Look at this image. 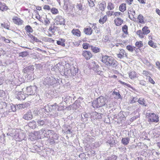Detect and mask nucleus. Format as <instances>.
<instances>
[{"label": "nucleus", "mask_w": 160, "mask_h": 160, "mask_svg": "<svg viewBox=\"0 0 160 160\" xmlns=\"http://www.w3.org/2000/svg\"><path fill=\"white\" fill-rule=\"evenodd\" d=\"M57 68L60 72H63L64 75L68 77H72L75 76L78 72V69L77 68H75L74 67H72L70 68H67L64 69V66L61 65L59 63H58L56 66Z\"/></svg>", "instance_id": "f257e3e1"}, {"label": "nucleus", "mask_w": 160, "mask_h": 160, "mask_svg": "<svg viewBox=\"0 0 160 160\" xmlns=\"http://www.w3.org/2000/svg\"><path fill=\"white\" fill-rule=\"evenodd\" d=\"M11 137L16 141H21L25 140V134L21 129H12L11 130Z\"/></svg>", "instance_id": "f03ea898"}, {"label": "nucleus", "mask_w": 160, "mask_h": 160, "mask_svg": "<svg viewBox=\"0 0 160 160\" xmlns=\"http://www.w3.org/2000/svg\"><path fill=\"white\" fill-rule=\"evenodd\" d=\"M102 61L108 68H116L118 66V62L111 56L107 55L102 56Z\"/></svg>", "instance_id": "7ed1b4c3"}, {"label": "nucleus", "mask_w": 160, "mask_h": 160, "mask_svg": "<svg viewBox=\"0 0 160 160\" xmlns=\"http://www.w3.org/2000/svg\"><path fill=\"white\" fill-rule=\"evenodd\" d=\"M108 102L107 99L105 97L101 96L92 102V106L94 108H98L105 106Z\"/></svg>", "instance_id": "20e7f679"}, {"label": "nucleus", "mask_w": 160, "mask_h": 160, "mask_svg": "<svg viewBox=\"0 0 160 160\" xmlns=\"http://www.w3.org/2000/svg\"><path fill=\"white\" fill-rule=\"evenodd\" d=\"M58 79L53 78L52 77H47L45 78L43 83L45 85H52L57 83Z\"/></svg>", "instance_id": "39448f33"}, {"label": "nucleus", "mask_w": 160, "mask_h": 160, "mask_svg": "<svg viewBox=\"0 0 160 160\" xmlns=\"http://www.w3.org/2000/svg\"><path fill=\"white\" fill-rule=\"evenodd\" d=\"M38 90L36 86L33 85L27 87V92L28 95H35Z\"/></svg>", "instance_id": "423d86ee"}, {"label": "nucleus", "mask_w": 160, "mask_h": 160, "mask_svg": "<svg viewBox=\"0 0 160 160\" xmlns=\"http://www.w3.org/2000/svg\"><path fill=\"white\" fill-rule=\"evenodd\" d=\"M147 116L148 117V118L149 122H157L159 121L158 116L155 113H149Z\"/></svg>", "instance_id": "0eeeda50"}, {"label": "nucleus", "mask_w": 160, "mask_h": 160, "mask_svg": "<svg viewBox=\"0 0 160 160\" xmlns=\"http://www.w3.org/2000/svg\"><path fill=\"white\" fill-rule=\"evenodd\" d=\"M38 125L39 126H46L50 123V121L47 118H41L37 121Z\"/></svg>", "instance_id": "6e6552de"}, {"label": "nucleus", "mask_w": 160, "mask_h": 160, "mask_svg": "<svg viewBox=\"0 0 160 160\" xmlns=\"http://www.w3.org/2000/svg\"><path fill=\"white\" fill-rule=\"evenodd\" d=\"M58 138V135L55 133L53 131V133L50 135L49 137V142L51 144H52L56 143L55 140H57Z\"/></svg>", "instance_id": "1a4fd4ad"}, {"label": "nucleus", "mask_w": 160, "mask_h": 160, "mask_svg": "<svg viewBox=\"0 0 160 160\" xmlns=\"http://www.w3.org/2000/svg\"><path fill=\"white\" fill-rule=\"evenodd\" d=\"M17 77V74L15 72H12L11 74V84L13 86H16L17 84L18 79Z\"/></svg>", "instance_id": "9d476101"}, {"label": "nucleus", "mask_w": 160, "mask_h": 160, "mask_svg": "<svg viewBox=\"0 0 160 160\" xmlns=\"http://www.w3.org/2000/svg\"><path fill=\"white\" fill-rule=\"evenodd\" d=\"M34 66L33 65H30L24 68L23 70V72L24 73L30 75L34 72Z\"/></svg>", "instance_id": "9b49d317"}, {"label": "nucleus", "mask_w": 160, "mask_h": 160, "mask_svg": "<svg viewBox=\"0 0 160 160\" xmlns=\"http://www.w3.org/2000/svg\"><path fill=\"white\" fill-rule=\"evenodd\" d=\"M81 120L84 122H88V119L91 120V114L89 113H83L81 114Z\"/></svg>", "instance_id": "f8f14e48"}, {"label": "nucleus", "mask_w": 160, "mask_h": 160, "mask_svg": "<svg viewBox=\"0 0 160 160\" xmlns=\"http://www.w3.org/2000/svg\"><path fill=\"white\" fill-rule=\"evenodd\" d=\"M102 114L101 113H98L96 112H93L91 114V121L92 119H97L101 118L102 115Z\"/></svg>", "instance_id": "ddd939ff"}, {"label": "nucleus", "mask_w": 160, "mask_h": 160, "mask_svg": "<svg viewBox=\"0 0 160 160\" xmlns=\"http://www.w3.org/2000/svg\"><path fill=\"white\" fill-rule=\"evenodd\" d=\"M117 57L120 59L124 57L128 58V53H126L125 50L121 49L120 50L119 53L117 54Z\"/></svg>", "instance_id": "4468645a"}, {"label": "nucleus", "mask_w": 160, "mask_h": 160, "mask_svg": "<svg viewBox=\"0 0 160 160\" xmlns=\"http://www.w3.org/2000/svg\"><path fill=\"white\" fill-rule=\"evenodd\" d=\"M56 22L57 24L64 25L65 21V19L62 16H58L56 17Z\"/></svg>", "instance_id": "2eb2a0df"}, {"label": "nucleus", "mask_w": 160, "mask_h": 160, "mask_svg": "<svg viewBox=\"0 0 160 160\" xmlns=\"http://www.w3.org/2000/svg\"><path fill=\"white\" fill-rule=\"evenodd\" d=\"M89 66L90 68L93 70L95 72H96V70H98L99 68V65L95 61L92 62L90 63Z\"/></svg>", "instance_id": "dca6fc26"}, {"label": "nucleus", "mask_w": 160, "mask_h": 160, "mask_svg": "<svg viewBox=\"0 0 160 160\" xmlns=\"http://www.w3.org/2000/svg\"><path fill=\"white\" fill-rule=\"evenodd\" d=\"M22 118L24 119L27 120H31L32 118V115L31 112L29 111L27 112L23 115Z\"/></svg>", "instance_id": "f3484780"}, {"label": "nucleus", "mask_w": 160, "mask_h": 160, "mask_svg": "<svg viewBox=\"0 0 160 160\" xmlns=\"http://www.w3.org/2000/svg\"><path fill=\"white\" fill-rule=\"evenodd\" d=\"M12 20L13 22L15 24L18 25H22L23 22V21L20 18H18L17 17H13Z\"/></svg>", "instance_id": "a211bd4d"}, {"label": "nucleus", "mask_w": 160, "mask_h": 160, "mask_svg": "<svg viewBox=\"0 0 160 160\" xmlns=\"http://www.w3.org/2000/svg\"><path fill=\"white\" fill-rule=\"evenodd\" d=\"M82 55L87 60L90 59L92 56L91 52L86 50L83 51Z\"/></svg>", "instance_id": "6ab92c4d"}, {"label": "nucleus", "mask_w": 160, "mask_h": 160, "mask_svg": "<svg viewBox=\"0 0 160 160\" xmlns=\"http://www.w3.org/2000/svg\"><path fill=\"white\" fill-rule=\"evenodd\" d=\"M59 30V28L56 26H55L54 25H51L49 27V30L51 32L52 34H54L56 31H58Z\"/></svg>", "instance_id": "aec40b11"}, {"label": "nucleus", "mask_w": 160, "mask_h": 160, "mask_svg": "<svg viewBox=\"0 0 160 160\" xmlns=\"http://www.w3.org/2000/svg\"><path fill=\"white\" fill-rule=\"evenodd\" d=\"M83 32L86 34L90 35L92 33V30L90 27H88L84 29Z\"/></svg>", "instance_id": "412c9836"}, {"label": "nucleus", "mask_w": 160, "mask_h": 160, "mask_svg": "<svg viewBox=\"0 0 160 160\" xmlns=\"http://www.w3.org/2000/svg\"><path fill=\"white\" fill-rule=\"evenodd\" d=\"M16 97L20 100H24L26 98V96L21 92H18Z\"/></svg>", "instance_id": "4be33fe9"}, {"label": "nucleus", "mask_w": 160, "mask_h": 160, "mask_svg": "<svg viewBox=\"0 0 160 160\" xmlns=\"http://www.w3.org/2000/svg\"><path fill=\"white\" fill-rule=\"evenodd\" d=\"M66 41V40L63 38H59V40L57 41V43L59 45H61L62 47H65V42Z\"/></svg>", "instance_id": "5701e85b"}, {"label": "nucleus", "mask_w": 160, "mask_h": 160, "mask_svg": "<svg viewBox=\"0 0 160 160\" xmlns=\"http://www.w3.org/2000/svg\"><path fill=\"white\" fill-rule=\"evenodd\" d=\"M28 126L31 128L34 129L37 127L36 122L34 120L30 121L28 123Z\"/></svg>", "instance_id": "b1692460"}, {"label": "nucleus", "mask_w": 160, "mask_h": 160, "mask_svg": "<svg viewBox=\"0 0 160 160\" xmlns=\"http://www.w3.org/2000/svg\"><path fill=\"white\" fill-rule=\"evenodd\" d=\"M114 22L117 26L121 25L123 22V20L120 18H117L114 20Z\"/></svg>", "instance_id": "393cba45"}, {"label": "nucleus", "mask_w": 160, "mask_h": 160, "mask_svg": "<svg viewBox=\"0 0 160 160\" xmlns=\"http://www.w3.org/2000/svg\"><path fill=\"white\" fill-rule=\"evenodd\" d=\"M72 33L74 35L77 36L78 37L80 36L81 32L78 29H73L72 31Z\"/></svg>", "instance_id": "a878e982"}, {"label": "nucleus", "mask_w": 160, "mask_h": 160, "mask_svg": "<svg viewBox=\"0 0 160 160\" xmlns=\"http://www.w3.org/2000/svg\"><path fill=\"white\" fill-rule=\"evenodd\" d=\"M129 141L130 139L128 138H122V142L124 145H126L129 143Z\"/></svg>", "instance_id": "bb28decb"}, {"label": "nucleus", "mask_w": 160, "mask_h": 160, "mask_svg": "<svg viewBox=\"0 0 160 160\" xmlns=\"http://www.w3.org/2000/svg\"><path fill=\"white\" fill-rule=\"evenodd\" d=\"M49 105L45 106L44 108L42 109V111L46 114H50V110Z\"/></svg>", "instance_id": "cd10ccee"}, {"label": "nucleus", "mask_w": 160, "mask_h": 160, "mask_svg": "<svg viewBox=\"0 0 160 160\" xmlns=\"http://www.w3.org/2000/svg\"><path fill=\"white\" fill-rule=\"evenodd\" d=\"M129 75L131 79H134L136 77V73L134 71H131L129 73Z\"/></svg>", "instance_id": "c85d7f7f"}, {"label": "nucleus", "mask_w": 160, "mask_h": 160, "mask_svg": "<svg viewBox=\"0 0 160 160\" xmlns=\"http://www.w3.org/2000/svg\"><path fill=\"white\" fill-rule=\"evenodd\" d=\"M126 4L123 3L120 5L119 7V10L121 12H123L126 10Z\"/></svg>", "instance_id": "c756f323"}, {"label": "nucleus", "mask_w": 160, "mask_h": 160, "mask_svg": "<svg viewBox=\"0 0 160 160\" xmlns=\"http://www.w3.org/2000/svg\"><path fill=\"white\" fill-rule=\"evenodd\" d=\"M89 47L91 48V49L94 53H97L100 51V48L92 45L90 46Z\"/></svg>", "instance_id": "7c9ffc66"}, {"label": "nucleus", "mask_w": 160, "mask_h": 160, "mask_svg": "<svg viewBox=\"0 0 160 160\" xmlns=\"http://www.w3.org/2000/svg\"><path fill=\"white\" fill-rule=\"evenodd\" d=\"M8 9L7 7L5 4L0 2V10L2 11H4L7 10Z\"/></svg>", "instance_id": "2f4dec72"}, {"label": "nucleus", "mask_w": 160, "mask_h": 160, "mask_svg": "<svg viewBox=\"0 0 160 160\" xmlns=\"http://www.w3.org/2000/svg\"><path fill=\"white\" fill-rule=\"evenodd\" d=\"M52 133H53V131L52 130H45L44 134V136L49 138L50 135H51Z\"/></svg>", "instance_id": "473e14b6"}, {"label": "nucleus", "mask_w": 160, "mask_h": 160, "mask_svg": "<svg viewBox=\"0 0 160 160\" xmlns=\"http://www.w3.org/2000/svg\"><path fill=\"white\" fill-rule=\"evenodd\" d=\"M57 104L55 103L53 105H52V113L55 114H58V112H57Z\"/></svg>", "instance_id": "72a5a7b5"}, {"label": "nucleus", "mask_w": 160, "mask_h": 160, "mask_svg": "<svg viewBox=\"0 0 160 160\" xmlns=\"http://www.w3.org/2000/svg\"><path fill=\"white\" fill-rule=\"evenodd\" d=\"M142 32L144 35H146L149 33L150 32V30L148 29L147 27H144L142 29Z\"/></svg>", "instance_id": "f704fd0d"}, {"label": "nucleus", "mask_w": 160, "mask_h": 160, "mask_svg": "<svg viewBox=\"0 0 160 160\" xmlns=\"http://www.w3.org/2000/svg\"><path fill=\"white\" fill-rule=\"evenodd\" d=\"M106 6V4L105 2H103L99 4V8L102 11H104Z\"/></svg>", "instance_id": "c9c22d12"}, {"label": "nucleus", "mask_w": 160, "mask_h": 160, "mask_svg": "<svg viewBox=\"0 0 160 160\" xmlns=\"http://www.w3.org/2000/svg\"><path fill=\"white\" fill-rule=\"evenodd\" d=\"M25 29L28 32L31 33L33 31V29L29 25L26 26L25 28Z\"/></svg>", "instance_id": "e433bc0d"}, {"label": "nucleus", "mask_w": 160, "mask_h": 160, "mask_svg": "<svg viewBox=\"0 0 160 160\" xmlns=\"http://www.w3.org/2000/svg\"><path fill=\"white\" fill-rule=\"evenodd\" d=\"M107 19V16L106 15H105L102 18H100V19L99 20V22L101 24H103L106 22Z\"/></svg>", "instance_id": "4c0bfd02"}, {"label": "nucleus", "mask_w": 160, "mask_h": 160, "mask_svg": "<svg viewBox=\"0 0 160 160\" xmlns=\"http://www.w3.org/2000/svg\"><path fill=\"white\" fill-rule=\"evenodd\" d=\"M137 34L139 36L140 38H142L144 37V34L142 32L141 30H139L136 32Z\"/></svg>", "instance_id": "58836bf2"}, {"label": "nucleus", "mask_w": 160, "mask_h": 160, "mask_svg": "<svg viewBox=\"0 0 160 160\" xmlns=\"http://www.w3.org/2000/svg\"><path fill=\"white\" fill-rule=\"evenodd\" d=\"M126 48L127 50L131 52H132L134 50H135V48H136L135 47H133L130 45L127 46Z\"/></svg>", "instance_id": "ea45409f"}, {"label": "nucleus", "mask_w": 160, "mask_h": 160, "mask_svg": "<svg viewBox=\"0 0 160 160\" xmlns=\"http://www.w3.org/2000/svg\"><path fill=\"white\" fill-rule=\"evenodd\" d=\"M128 27L126 25H124L122 27V31L126 34H128Z\"/></svg>", "instance_id": "a19ab883"}, {"label": "nucleus", "mask_w": 160, "mask_h": 160, "mask_svg": "<svg viewBox=\"0 0 160 160\" xmlns=\"http://www.w3.org/2000/svg\"><path fill=\"white\" fill-rule=\"evenodd\" d=\"M143 19V16L141 14L139 15L138 17V19L139 22L140 23H142L144 22Z\"/></svg>", "instance_id": "79ce46f5"}, {"label": "nucleus", "mask_w": 160, "mask_h": 160, "mask_svg": "<svg viewBox=\"0 0 160 160\" xmlns=\"http://www.w3.org/2000/svg\"><path fill=\"white\" fill-rule=\"evenodd\" d=\"M117 156L115 155H112L111 156L108 157L106 160H116Z\"/></svg>", "instance_id": "37998d69"}, {"label": "nucleus", "mask_w": 160, "mask_h": 160, "mask_svg": "<svg viewBox=\"0 0 160 160\" xmlns=\"http://www.w3.org/2000/svg\"><path fill=\"white\" fill-rule=\"evenodd\" d=\"M138 102L140 104L144 106H146V105L145 103V101L142 98H139L138 100Z\"/></svg>", "instance_id": "c03bdc74"}, {"label": "nucleus", "mask_w": 160, "mask_h": 160, "mask_svg": "<svg viewBox=\"0 0 160 160\" xmlns=\"http://www.w3.org/2000/svg\"><path fill=\"white\" fill-rule=\"evenodd\" d=\"M70 97L68 95H66V96H64V97H62V98L63 101H64V102L66 103L68 102V101H69V100H70Z\"/></svg>", "instance_id": "a18cd8bd"}, {"label": "nucleus", "mask_w": 160, "mask_h": 160, "mask_svg": "<svg viewBox=\"0 0 160 160\" xmlns=\"http://www.w3.org/2000/svg\"><path fill=\"white\" fill-rule=\"evenodd\" d=\"M135 46L138 48H140L143 46V43L141 41L137 42L135 43Z\"/></svg>", "instance_id": "49530a36"}, {"label": "nucleus", "mask_w": 160, "mask_h": 160, "mask_svg": "<svg viewBox=\"0 0 160 160\" xmlns=\"http://www.w3.org/2000/svg\"><path fill=\"white\" fill-rule=\"evenodd\" d=\"M107 8L108 9L110 10H112L114 8V5L112 3L109 2L108 3Z\"/></svg>", "instance_id": "de8ad7c7"}, {"label": "nucleus", "mask_w": 160, "mask_h": 160, "mask_svg": "<svg viewBox=\"0 0 160 160\" xmlns=\"http://www.w3.org/2000/svg\"><path fill=\"white\" fill-rule=\"evenodd\" d=\"M148 44L151 47L154 48H155L157 47L152 40L149 41L148 42Z\"/></svg>", "instance_id": "09e8293b"}, {"label": "nucleus", "mask_w": 160, "mask_h": 160, "mask_svg": "<svg viewBox=\"0 0 160 160\" xmlns=\"http://www.w3.org/2000/svg\"><path fill=\"white\" fill-rule=\"evenodd\" d=\"M113 95H115L116 96V98H121V95L119 93V92H116L115 91H114L113 92Z\"/></svg>", "instance_id": "8fccbe9b"}, {"label": "nucleus", "mask_w": 160, "mask_h": 160, "mask_svg": "<svg viewBox=\"0 0 160 160\" xmlns=\"http://www.w3.org/2000/svg\"><path fill=\"white\" fill-rule=\"evenodd\" d=\"M119 82H120V83L122 84V85H123L124 86H127L128 87H129V88H132V87L131 86V85H130V84H128L127 83H126L125 82H122L121 81H119Z\"/></svg>", "instance_id": "3c124183"}, {"label": "nucleus", "mask_w": 160, "mask_h": 160, "mask_svg": "<svg viewBox=\"0 0 160 160\" xmlns=\"http://www.w3.org/2000/svg\"><path fill=\"white\" fill-rule=\"evenodd\" d=\"M27 55L28 53L26 52H24L20 53L19 54V56H21L22 57H24L27 56Z\"/></svg>", "instance_id": "603ef678"}, {"label": "nucleus", "mask_w": 160, "mask_h": 160, "mask_svg": "<svg viewBox=\"0 0 160 160\" xmlns=\"http://www.w3.org/2000/svg\"><path fill=\"white\" fill-rule=\"evenodd\" d=\"M33 95V99H34L35 101H38L39 100H40L39 96V95H37L36 96H35L34 95Z\"/></svg>", "instance_id": "864d4df0"}, {"label": "nucleus", "mask_w": 160, "mask_h": 160, "mask_svg": "<svg viewBox=\"0 0 160 160\" xmlns=\"http://www.w3.org/2000/svg\"><path fill=\"white\" fill-rule=\"evenodd\" d=\"M90 45L89 44L87 43H84L82 44L83 48L85 49H88V47L90 46Z\"/></svg>", "instance_id": "5fc2aeb1"}, {"label": "nucleus", "mask_w": 160, "mask_h": 160, "mask_svg": "<svg viewBox=\"0 0 160 160\" xmlns=\"http://www.w3.org/2000/svg\"><path fill=\"white\" fill-rule=\"evenodd\" d=\"M51 12L53 14H56L58 13V11L57 9L55 8H53L51 10Z\"/></svg>", "instance_id": "6e6d98bb"}, {"label": "nucleus", "mask_w": 160, "mask_h": 160, "mask_svg": "<svg viewBox=\"0 0 160 160\" xmlns=\"http://www.w3.org/2000/svg\"><path fill=\"white\" fill-rule=\"evenodd\" d=\"M23 107V109H25L27 108L30 106V104L29 103H25L22 104Z\"/></svg>", "instance_id": "4d7b16f0"}, {"label": "nucleus", "mask_w": 160, "mask_h": 160, "mask_svg": "<svg viewBox=\"0 0 160 160\" xmlns=\"http://www.w3.org/2000/svg\"><path fill=\"white\" fill-rule=\"evenodd\" d=\"M11 109L13 112L16 111V106L12 104V105L11 104Z\"/></svg>", "instance_id": "13d9d810"}, {"label": "nucleus", "mask_w": 160, "mask_h": 160, "mask_svg": "<svg viewBox=\"0 0 160 160\" xmlns=\"http://www.w3.org/2000/svg\"><path fill=\"white\" fill-rule=\"evenodd\" d=\"M142 74L145 75V76L147 77V78H148V77H149V72L145 70L143 71L142 72Z\"/></svg>", "instance_id": "bf43d9fd"}, {"label": "nucleus", "mask_w": 160, "mask_h": 160, "mask_svg": "<svg viewBox=\"0 0 160 160\" xmlns=\"http://www.w3.org/2000/svg\"><path fill=\"white\" fill-rule=\"evenodd\" d=\"M147 79H148V80L149 82L151 83L154 84L155 83L154 81L153 80V79L150 77H148V78H146Z\"/></svg>", "instance_id": "052dcab7"}, {"label": "nucleus", "mask_w": 160, "mask_h": 160, "mask_svg": "<svg viewBox=\"0 0 160 160\" xmlns=\"http://www.w3.org/2000/svg\"><path fill=\"white\" fill-rule=\"evenodd\" d=\"M57 111H62L64 109V107L62 106H58V105H57Z\"/></svg>", "instance_id": "680f3d73"}, {"label": "nucleus", "mask_w": 160, "mask_h": 160, "mask_svg": "<svg viewBox=\"0 0 160 160\" xmlns=\"http://www.w3.org/2000/svg\"><path fill=\"white\" fill-rule=\"evenodd\" d=\"M107 142L109 144L111 147H112L115 144V142L114 140L112 141H108Z\"/></svg>", "instance_id": "e2e57ef3"}, {"label": "nucleus", "mask_w": 160, "mask_h": 160, "mask_svg": "<svg viewBox=\"0 0 160 160\" xmlns=\"http://www.w3.org/2000/svg\"><path fill=\"white\" fill-rule=\"evenodd\" d=\"M45 39L47 41L49 42H54V40L52 39V38H45Z\"/></svg>", "instance_id": "0e129e2a"}, {"label": "nucleus", "mask_w": 160, "mask_h": 160, "mask_svg": "<svg viewBox=\"0 0 160 160\" xmlns=\"http://www.w3.org/2000/svg\"><path fill=\"white\" fill-rule=\"evenodd\" d=\"M76 7L79 10H81L82 9V4L81 3L78 4Z\"/></svg>", "instance_id": "69168bd1"}, {"label": "nucleus", "mask_w": 160, "mask_h": 160, "mask_svg": "<svg viewBox=\"0 0 160 160\" xmlns=\"http://www.w3.org/2000/svg\"><path fill=\"white\" fill-rule=\"evenodd\" d=\"M146 83V82L144 80H140L139 82V84L142 86H145Z\"/></svg>", "instance_id": "338daca9"}, {"label": "nucleus", "mask_w": 160, "mask_h": 160, "mask_svg": "<svg viewBox=\"0 0 160 160\" xmlns=\"http://www.w3.org/2000/svg\"><path fill=\"white\" fill-rule=\"evenodd\" d=\"M32 40H33L35 42H41V41L40 40L38 39L36 37H35L34 36H33V38H32Z\"/></svg>", "instance_id": "774afa93"}]
</instances>
